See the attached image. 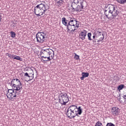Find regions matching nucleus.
Wrapping results in <instances>:
<instances>
[{"label":"nucleus","mask_w":126,"mask_h":126,"mask_svg":"<svg viewBox=\"0 0 126 126\" xmlns=\"http://www.w3.org/2000/svg\"><path fill=\"white\" fill-rule=\"evenodd\" d=\"M103 11L106 18L109 20L114 19L119 15V11H118L117 6L111 4L106 5Z\"/></svg>","instance_id":"obj_1"},{"label":"nucleus","mask_w":126,"mask_h":126,"mask_svg":"<svg viewBox=\"0 0 126 126\" xmlns=\"http://www.w3.org/2000/svg\"><path fill=\"white\" fill-rule=\"evenodd\" d=\"M85 1L84 0H73L71 2V6L72 8V10L76 11V12H80L82 11L83 9H84L85 6Z\"/></svg>","instance_id":"obj_2"},{"label":"nucleus","mask_w":126,"mask_h":126,"mask_svg":"<svg viewBox=\"0 0 126 126\" xmlns=\"http://www.w3.org/2000/svg\"><path fill=\"white\" fill-rule=\"evenodd\" d=\"M46 2L43 1L42 3L37 5L34 8V13L37 16H42L48 10L46 6Z\"/></svg>","instance_id":"obj_3"},{"label":"nucleus","mask_w":126,"mask_h":126,"mask_svg":"<svg viewBox=\"0 0 126 126\" xmlns=\"http://www.w3.org/2000/svg\"><path fill=\"white\" fill-rule=\"evenodd\" d=\"M8 84L15 90L18 91L22 89V87H21L22 86V83H21L20 80L18 79H13Z\"/></svg>","instance_id":"obj_4"},{"label":"nucleus","mask_w":126,"mask_h":126,"mask_svg":"<svg viewBox=\"0 0 126 126\" xmlns=\"http://www.w3.org/2000/svg\"><path fill=\"white\" fill-rule=\"evenodd\" d=\"M15 90H16L14 89H8L6 94V96L8 99L12 100L13 98H16L17 97V95L15 94Z\"/></svg>","instance_id":"obj_5"},{"label":"nucleus","mask_w":126,"mask_h":126,"mask_svg":"<svg viewBox=\"0 0 126 126\" xmlns=\"http://www.w3.org/2000/svg\"><path fill=\"white\" fill-rule=\"evenodd\" d=\"M60 101L61 102L62 105H66V103H67L69 101L68 96H67V94L66 93H62L60 94Z\"/></svg>","instance_id":"obj_6"},{"label":"nucleus","mask_w":126,"mask_h":126,"mask_svg":"<svg viewBox=\"0 0 126 126\" xmlns=\"http://www.w3.org/2000/svg\"><path fill=\"white\" fill-rule=\"evenodd\" d=\"M36 39L38 43H44L45 42V37L40 32L36 34Z\"/></svg>","instance_id":"obj_7"},{"label":"nucleus","mask_w":126,"mask_h":126,"mask_svg":"<svg viewBox=\"0 0 126 126\" xmlns=\"http://www.w3.org/2000/svg\"><path fill=\"white\" fill-rule=\"evenodd\" d=\"M51 52V49H42L40 52V56L49 57V55Z\"/></svg>","instance_id":"obj_8"},{"label":"nucleus","mask_w":126,"mask_h":126,"mask_svg":"<svg viewBox=\"0 0 126 126\" xmlns=\"http://www.w3.org/2000/svg\"><path fill=\"white\" fill-rule=\"evenodd\" d=\"M113 116H118L120 114V109L117 107H113L111 109Z\"/></svg>","instance_id":"obj_9"},{"label":"nucleus","mask_w":126,"mask_h":126,"mask_svg":"<svg viewBox=\"0 0 126 126\" xmlns=\"http://www.w3.org/2000/svg\"><path fill=\"white\" fill-rule=\"evenodd\" d=\"M79 36L80 37L79 38L81 39L82 41H83L84 40H85V37L87 36V31H86V30H84L81 32Z\"/></svg>","instance_id":"obj_10"},{"label":"nucleus","mask_w":126,"mask_h":126,"mask_svg":"<svg viewBox=\"0 0 126 126\" xmlns=\"http://www.w3.org/2000/svg\"><path fill=\"white\" fill-rule=\"evenodd\" d=\"M75 112L74 111H72L70 109H67V112L66 113V116H67L68 118H70V119H73L74 118V114Z\"/></svg>","instance_id":"obj_11"},{"label":"nucleus","mask_w":126,"mask_h":126,"mask_svg":"<svg viewBox=\"0 0 126 126\" xmlns=\"http://www.w3.org/2000/svg\"><path fill=\"white\" fill-rule=\"evenodd\" d=\"M81 114H82V109L81 108V107L79 106L78 107L77 111H75L74 118H75L76 117H79V115H81Z\"/></svg>","instance_id":"obj_12"},{"label":"nucleus","mask_w":126,"mask_h":126,"mask_svg":"<svg viewBox=\"0 0 126 126\" xmlns=\"http://www.w3.org/2000/svg\"><path fill=\"white\" fill-rule=\"evenodd\" d=\"M74 20H71L70 19V20L69 21L68 23V28H71V27L75 26V25H74V22H78L77 20H75V18H73Z\"/></svg>","instance_id":"obj_13"},{"label":"nucleus","mask_w":126,"mask_h":126,"mask_svg":"<svg viewBox=\"0 0 126 126\" xmlns=\"http://www.w3.org/2000/svg\"><path fill=\"white\" fill-rule=\"evenodd\" d=\"M62 23L63 24V25H64V26H66L67 27V28H68V22L69 21L66 20V18H65V17H63L62 18ZM68 22V23H67Z\"/></svg>","instance_id":"obj_14"},{"label":"nucleus","mask_w":126,"mask_h":126,"mask_svg":"<svg viewBox=\"0 0 126 126\" xmlns=\"http://www.w3.org/2000/svg\"><path fill=\"white\" fill-rule=\"evenodd\" d=\"M82 77L80 78L81 80H84V78L86 77H88L89 76V73L83 72L82 73Z\"/></svg>","instance_id":"obj_15"},{"label":"nucleus","mask_w":126,"mask_h":126,"mask_svg":"<svg viewBox=\"0 0 126 126\" xmlns=\"http://www.w3.org/2000/svg\"><path fill=\"white\" fill-rule=\"evenodd\" d=\"M68 109L74 112H75V111H77V109H78V108H77V106L75 105H72L70 106Z\"/></svg>","instance_id":"obj_16"},{"label":"nucleus","mask_w":126,"mask_h":126,"mask_svg":"<svg viewBox=\"0 0 126 126\" xmlns=\"http://www.w3.org/2000/svg\"><path fill=\"white\" fill-rule=\"evenodd\" d=\"M119 98H118V100L119 101V102L121 103V104H125L126 103V99H125V98H123L121 97V94H120L119 95Z\"/></svg>","instance_id":"obj_17"},{"label":"nucleus","mask_w":126,"mask_h":126,"mask_svg":"<svg viewBox=\"0 0 126 126\" xmlns=\"http://www.w3.org/2000/svg\"><path fill=\"white\" fill-rule=\"evenodd\" d=\"M67 29L68 31H70L71 32H76V29H75V26L71 27V28H67Z\"/></svg>","instance_id":"obj_18"},{"label":"nucleus","mask_w":126,"mask_h":126,"mask_svg":"<svg viewBox=\"0 0 126 126\" xmlns=\"http://www.w3.org/2000/svg\"><path fill=\"white\" fill-rule=\"evenodd\" d=\"M48 56L52 59H54V57H55V52H54L53 50L51 49V52H49Z\"/></svg>","instance_id":"obj_19"},{"label":"nucleus","mask_w":126,"mask_h":126,"mask_svg":"<svg viewBox=\"0 0 126 126\" xmlns=\"http://www.w3.org/2000/svg\"><path fill=\"white\" fill-rule=\"evenodd\" d=\"M116 1L120 3V4H125V3H126V0H116Z\"/></svg>","instance_id":"obj_20"},{"label":"nucleus","mask_w":126,"mask_h":126,"mask_svg":"<svg viewBox=\"0 0 126 126\" xmlns=\"http://www.w3.org/2000/svg\"><path fill=\"white\" fill-rule=\"evenodd\" d=\"M125 87V85L121 84L118 87V91H120L121 90H123V89H124Z\"/></svg>","instance_id":"obj_21"},{"label":"nucleus","mask_w":126,"mask_h":126,"mask_svg":"<svg viewBox=\"0 0 126 126\" xmlns=\"http://www.w3.org/2000/svg\"><path fill=\"white\" fill-rule=\"evenodd\" d=\"M40 57H41V60H42L43 62H48V59H47V56L40 55Z\"/></svg>","instance_id":"obj_22"},{"label":"nucleus","mask_w":126,"mask_h":126,"mask_svg":"<svg viewBox=\"0 0 126 126\" xmlns=\"http://www.w3.org/2000/svg\"><path fill=\"white\" fill-rule=\"evenodd\" d=\"M63 0H59L58 1H57V3L58 6H61L62 4L63 3Z\"/></svg>","instance_id":"obj_23"},{"label":"nucleus","mask_w":126,"mask_h":126,"mask_svg":"<svg viewBox=\"0 0 126 126\" xmlns=\"http://www.w3.org/2000/svg\"><path fill=\"white\" fill-rule=\"evenodd\" d=\"M15 60H17V61H20V62H22V61L23 60V59H22L19 56H17V55H16Z\"/></svg>","instance_id":"obj_24"},{"label":"nucleus","mask_w":126,"mask_h":126,"mask_svg":"<svg viewBox=\"0 0 126 126\" xmlns=\"http://www.w3.org/2000/svg\"><path fill=\"white\" fill-rule=\"evenodd\" d=\"M10 34H11V38H15V37L16 36V33H15V32L12 31L10 32Z\"/></svg>","instance_id":"obj_25"},{"label":"nucleus","mask_w":126,"mask_h":126,"mask_svg":"<svg viewBox=\"0 0 126 126\" xmlns=\"http://www.w3.org/2000/svg\"><path fill=\"white\" fill-rule=\"evenodd\" d=\"M91 36H92V33H91V32L88 33V40H89V41H92V38H91Z\"/></svg>","instance_id":"obj_26"},{"label":"nucleus","mask_w":126,"mask_h":126,"mask_svg":"<svg viewBox=\"0 0 126 126\" xmlns=\"http://www.w3.org/2000/svg\"><path fill=\"white\" fill-rule=\"evenodd\" d=\"M21 92V91L20 90H15V93L16 95V96H17V95H20V93Z\"/></svg>","instance_id":"obj_27"},{"label":"nucleus","mask_w":126,"mask_h":126,"mask_svg":"<svg viewBox=\"0 0 126 126\" xmlns=\"http://www.w3.org/2000/svg\"><path fill=\"white\" fill-rule=\"evenodd\" d=\"M95 126H102L103 125L102 124V123L100 122V121H98L95 125Z\"/></svg>","instance_id":"obj_28"},{"label":"nucleus","mask_w":126,"mask_h":126,"mask_svg":"<svg viewBox=\"0 0 126 126\" xmlns=\"http://www.w3.org/2000/svg\"><path fill=\"white\" fill-rule=\"evenodd\" d=\"M74 59H75V60H77V61H78V60H79V56L77 55L76 53H75Z\"/></svg>","instance_id":"obj_29"},{"label":"nucleus","mask_w":126,"mask_h":126,"mask_svg":"<svg viewBox=\"0 0 126 126\" xmlns=\"http://www.w3.org/2000/svg\"><path fill=\"white\" fill-rule=\"evenodd\" d=\"M39 33H41V35L44 37V39L46 38V36H47V34L44 32H40Z\"/></svg>","instance_id":"obj_30"},{"label":"nucleus","mask_w":126,"mask_h":126,"mask_svg":"<svg viewBox=\"0 0 126 126\" xmlns=\"http://www.w3.org/2000/svg\"><path fill=\"white\" fill-rule=\"evenodd\" d=\"M16 24H17L16 22H13L12 24H11V26L14 28L16 27Z\"/></svg>","instance_id":"obj_31"},{"label":"nucleus","mask_w":126,"mask_h":126,"mask_svg":"<svg viewBox=\"0 0 126 126\" xmlns=\"http://www.w3.org/2000/svg\"><path fill=\"white\" fill-rule=\"evenodd\" d=\"M102 37H101L100 38H99V40L100 41H103V40H104V38H105V37L104 36V33H102L101 34Z\"/></svg>","instance_id":"obj_32"},{"label":"nucleus","mask_w":126,"mask_h":126,"mask_svg":"<svg viewBox=\"0 0 126 126\" xmlns=\"http://www.w3.org/2000/svg\"><path fill=\"white\" fill-rule=\"evenodd\" d=\"M106 126H115V125L113 123H107Z\"/></svg>","instance_id":"obj_33"},{"label":"nucleus","mask_w":126,"mask_h":126,"mask_svg":"<svg viewBox=\"0 0 126 126\" xmlns=\"http://www.w3.org/2000/svg\"><path fill=\"white\" fill-rule=\"evenodd\" d=\"M114 80H115L116 81H117V80H120V78H119V77L117 76H115L114 77Z\"/></svg>","instance_id":"obj_34"},{"label":"nucleus","mask_w":126,"mask_h":126,"mask_svg":"<svg viewBox=\"0 0 126 126\" xmlns=\"http://www.w3.org/2000/svg\"><path fill=\"white\" fill-rule=\"evenodd\" d=\"M24 76H26L27 77H29V78H30L31 76L29 75V74H28V73L26 72L25 73Z\"/></svg>","instance_id":"obj_35"},{"label":"nucleus","mask_w":126,"mask_h":126,"mask_svg":"<svg viewBox=\"0 0 126 126\" xmlns=\"http://www.w3.org/2000/svg\"><path fill=\"white\" fill-rule=\"evenodd\" d=\"M15 57H16V55H11L10 59L11 60L12 59H13V60H15Z\"/></svg>","instance_id":"obj_36"},{"label":"nucleus","mask_w":126,"mask_h":126,"mask_svg":"<svg viewBox=\"0 0 126 126\" xmlns=\"http://www.w3.org/2000/svg\"><path fill=\"white\" fill-rule=\"evenodd\" d=\"M49 57H47V62H49L50 61H51L52 60H53V59H51V57H50L49 56H48Z\"/></svg>","instance_id":"obj_37"},{"label":"nucleus","mask_w":126,"mask_h":126,"mask_svg":"<svg viewBox=\"0 0 126 126\" xmlns=\"http://www.w3.org/2000/svg\"><path fill=\"white\" fill-rule=\"evenodd\" d=\"M6 56H7L10 59H11V54L9 53H6Z\"/></svg>","instance_id":"obj_38"},{"label":"nucleus","mask_w":126,"mask_h":126,"mask_svg":"<svg viewBox=\"0 0 126 126\" xmlns=\"http://www.w3.org/2000/svg\"><path fill=\"white\" fill-rule=\"evenodd\" d=\"M97 33L99 35V36H101L102 35V32H97Z\"/></svg>","instance_id":"obj_39"},{"label":"nucleus","mask_w":126,"mask_h":126,"mask_svg":"<svg viewBox=\"0 0 126 126\" xmlns=\"http://www.w3.org/2000/svg\"><path fill=\"white\" fill-rule=\"evenodd\" d=\"M75 27H77V28H79V24H77V22H76V24H75Z\"/></svg>","instance_id":"obj_40"},{"label":"nucleus","mask_w":126,"mask_h":126,"mask_svg":"<svg viewBox=\"0 0 126 126\" xmlns=\"http://www.w3.org/2000/svg\"><path fill=\"white\" fill-rule=\"evenodd\" d=\"M92 41L93 43H96V40H95V39H93Z\"/></svg>","instance_id":"obj_41"},{"label":"nucleus","mask_w":126,"mask_h":126,"mask_svg":"<svg viewBox=\"0 0 126 126\" xmlns=\"http://www.w3.org/2000/svg\"><path fill=\"white\" fill-rule=\"evenodd\" d=\"M0 22H1V15H0Z\"/></svg>","instance_id":"obj_42"},{"label":"nucleus","mask_w":126,"mask_h":126,"mask_svg":"<svg viewBox=\"0 0 126 126\" xmlns=\"http://www.w3.org/2000/svg\"><path fill=\"white\" fill-rule=\"evenodd\" d=\"M95 37H96V36H95V35L93 36V38L94 40L95 39Z\"/></svg>","instance_id":"obj_43"},{"label":"nucleus","mask_w":126,"mask_h":126,"mask_svg":"<svg viewBox=\"0 0 126 126\" xmlns=\"http://www.w3.org/2000/svg\"><path fill=\"white\" fill-rule=\"evenodd\" d=\"M123 98H124V99H125V102H126V97H123Z\"/></svg>","instance_id":"obj_44"},{"label":"nucleus","mask_w":126,"mask_h":126,"mask_svg":"<svg viewBox=\"0 0 126 126\" xmlns=\"http://www.w3.org/2000/svg\"><path fill=\"white\" fill-rule=\"evenodd\" d=\"M101 41L100 40V39H99V40H97V42H101Z\"/></svg>","instance_id":"obj_45"},{"label":"nucleus","mask_w":126,"mask_h":126,"mask_svg":"<svg viewBox=\"0 0 126 126\" xmlns=\"http://www.w3.org/2000/svg\"><path fill=\"white\" fill-rule=\"evenodd\" d=\"M72 29H74V28H73V27H72Z\"/></svg>","instance_id":"obj_46"},{"label":"nucleus","mask_w":126,"mask_h":126,"mask_svg":"<svg viewBox=\"0 0 126 126\" xmlns=\"http://www.w3.org/2000/svg\"><path fill=\"white\" fill-rule=\"evenodd\" d=\"M30 80H32V79H30Z\"/></svg>","instance_id":"obj_47"},{"label":"nucleus","mask_w":126,"mask_h":126,"mask_svg":"<svg viewBox=\"0 0 126 126\" xmlns=\"http://www.w3.org/2000/svg\"><path fill=\"white\" fill-rule=\"evenodd\" d=\"M32 78H34V76L32 77Z\"/></svg>","instance_id":"obj_48"},{"label":"nucleus","mask_w":126,"mask_h":126,"mask_svg":"<svg viewBox=\"0 0 126 126\" xmlns=\"http://www.w3.org/2000/svg\"><path fill=\"white\" fill-rule=\"evenodd\" d=\"M31 70H32V71H33V70H32V69H31Z\"/></svg>","instance_id":"obj_49"},{"label":"nucleus","mask_w":126,"mask_h":126,"mask_svg":"<svg viewBox=\"0 0 126 126\" xmlns=\"http://www.w3.org/2000/svg\"><path fill=\"white\" fill-rule=\"evenodd\" d=\"M31 70H32V71H33V70H32V69H31Z\"/></svg>","instance_id":"obj_50"}]
</instances>
